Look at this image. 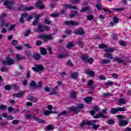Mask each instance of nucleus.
I'll return each mask as SVG.
<instances>
[{
	"label": "nucleus",
	"instance_id": "8fccbe9b",
	"mask_svg": "<svg viewBox=\"0 0 131 131\" xmlns=\"http://www.w3.org/2000/svg\"><path fill=\"white\" fill-rule=\"evenodd\" d=\"M96 7L97 9L99 11H101V10H103V8H102V6L100 4H96Z\"/></svg>",
	"mask_w": 131,
	"mask_h": 131
},
{
	"label": "nucleus",
	"instance_id": "a19ab883",
	"mask_svg": "<svg viewBox=\"0 0 131 131\" xmlns=\"http://www.w3.org/2000/svg\"><path fill=\"white\" fill-rule=\"evenodd\" d=\"M16 59L17 61H20V60H23V56H21L19 54H16Z\"/></svg>",
	"mask_w": 131,
	"mask_h": 131
},
{
	"label": "nucleus",
	"instance_id": "e433bc0d",
	"mask_svg": "<svg viewBox=\"0 0 131 131\" xmlns=\"http://www.w3.org/2000/svg\"><path fill=\"white\" fill-rule=\"evenodd\" d=\"M79 74L78 73H73L71 75V77H73L74 79H76L78 77Z\"/></svg>",
	"mask_w": 131,
	"mask_h": 131
},
{
	"label": "nucleus",
	"instance_id": "37998d69",
	"mask_svg": "<svg viewBox=\"0 0 131 131\" xmlns=\"http://www.w3.org/2000/svg\"><path fill=\"white\" fill-rule=\"evenodd\" d=\"M86 62L90 63V64H93V63H94V58L93 57H91L90 58H88Z\"/></svg>",
	"mask_w": 131,
	"mask_h": 131
},
{
	"label": "nucleus",
	"instance_id": "f3484780",
	"mask_svg": "<svg viewBox=\"0 0 131 131\" xmlns=\"http://www.w3.org/2000/svg\"><path fill=\"white\" fill-rule=\"evenodd\" d=\"M64 9H70L72 10H77V7L76 6H73L69 4H67L64 6Z\"/></svg>",
	"mask_w": 131,
	"mask_h": 131
},
{
	"label": "nucleus",
	"instance_id": "1a4fd4ad",
	"mask_svg": "<svg viewBox=\"0 0 131 131\" xmlns=\"http://www.w3.org/2000/svg\"><path fill=\"white\" fill-rule=\"evenodd\" d=\"M36 7L37 8H39V9H41V10H43V9H45V8H46V6L42 3V1H41V0H39L36 3Z\"/></svg>",
	"mask_w": 131,
	"mask_h": 131
},
{
	"label": "nucleus",
	"instance_id": "ea45409f",
	"mask_svg": "<svg viewBox=\"0 0 131 131\" xmlns=\"http://www.w3.org/2000/svg\"><path fill=\"white\" fill-rule=\"evenodd\" d=\"M30 16H33V17H34L36 18V20H39L40 17H41L40 14H33L32 15H30Z\"/></svg>",
	"mask_w": 131,
	"mask_h": 131
},
{
	"label": "nucleus",
	"instance_id": "3c124183",
	"mask_svg": "<svg viewBox=\"0 0 131 131\" xmlns=\"http://www.w3.org/2000/svg\"><path fill=\"white\" fill-rule=\"evenodd\" d=\"M47 129H48V130H53L54 129V127L52 125H49L46 127Z\"/></svg>",
	"mask_w": 131,
	"mask_h": 131
},
{
	"label": "nucleus",
	"instance_id": "c03bdc74",
	"mask_svg": "<svg viewBox=\"0 0 131 131\" xmlns=\"http://www.w3.org/2000/svg\"><path fill=\"white\" fill-rule=\"evenodd\" d=\"M28 100H29V101H33V102H37V99H33V97L30 95L29 96Z\"/></svg>",
	"mask_w": 131,
	"mask_h": 131
},
{
	"label": "nucleus",
	"instance_id": "2eb2a0df",
	"mask_svg": "<svg viewBox=\"0 0 131 131\" xmlns=\"http://www.w3.org/2000/svg\"><path fill=\"white\" fill-rule=\"evenodd\" d=\"M117 23H118V18L116 16H115L113 19V21L110 23V25L111 26H114Z\"/></svg>",
	"mask_w": 131,
	"mask_h": 131
},
{
	"label": "nucleus",
	"instance_id": "680f3d73",
	"mask_svg": "<svg viewBox=\"0 0 131 131\" xmlns=\"http://www.w3.org/2000/svg\"><path fill=\"white\" fill-rule=\"evenodd\" d=\"M118 111H120V112H121L122 111H126V108H125V107H119L118 108Z\"/></svg>",
	"mask_w": 131,
	"mask_h": 131
},
{
	"label": "nucleus",
	"instance_id": "0eeeda50",
	"mask_svg": "<svg viewBox=\"0 0 131 131\" xmlns=\"http://www.w3.org/2000/svg\"><path fill=\"white\" fill-rule=\"evenodd\" d=\"M73 33L77 35H83L84 32L83 31V28H80L79 29L75 30Z\"/></svg>",
	"mask_w": 131,
	"mask_h": 131
},
{
	"label": "nucleus",
	"instance_id": "69168bd1",
	"mask_svg": "<svg viewBox=\"0 0 131 131\" xmlns=\"http://www.w3.org/2000/svg\"><path fill=\"white\" fill-rule=\"evenodd\" d=\"M12 46H18V41L16 40H13L12 42Z\"/></svg>",
	"mask_w": 131,
	"mask_h": 131
},
{
	"label": "nucleus",
	"instance_id": "2f4dec72",
	"mask_svg": "<svg viewBox=\"0 0 131 131\" xmlns=\"http://www.w3.org/2000/svg\"><path fill=\"white\" fill-rule=\"evenodd\" d=\"M104 51L106 53H113L115 50L113 48H108L104 49Z\"/></svg>",
	"mask_w": 131,
	"mask_h": 131
},
{
	"label": "nucleus",
	"instance_id": "052dcab7",
	"mask_svg": "<svg viewBox=\"0 0 131 131\" xmlns=\"http://www.w3.org/2000/svg\"><path fill=\"white\" fill-rule=\"evenodd\" d=\"M6 109H7V106L3 104L0 105V110H6Z\"/></svg>",
	"mask_w": 131,
	"mask_h": 131
},
{
	"label": "nucleus",
	"instance_id": "4468645a",
	"mask_svg": "<svg viewBox=\"0 0 131 131\" xmlns=\"http://www.w3.org/2000/svg\"><path fill=\"white\" fill-rule=\"evenodd\" d=\"M32 57L35 61H39V60H40V58H41V55H40L39 53H35Z\"/></svg>",
	"mask_w": 131,
	"mask_h": 131
},
{
	"label": "nucleus",
	"instance_id": "a18cd8bd",
	"mask_svg": "<svg viewBox=\"0 0 131 131\" xmlns=\"http://www.w3.org/2000/svg\"><path fill=\"white\" fill-rule=\"evenodd\" d=\"M111 61L109 59H103L101 60V63L102 64H109L110 63Z\"/></svg>",
	"mask_w": 131,
	"mask_h": 131
},
{
	"label": "nucleus",
	"instance_id": "dca6fc26",
	"mask_svg": "<svg viewBox=\"0 0 131 131\" xmlns=\"http://www.w3.org/2000/svg\"><path fill=\"white\" fill-rule=\"evenodd\" d=\"M33 119L34 120H35V121H37L39 123H46V121L43 120H41L37 117H36L35 116H33Z\"/></svg>",
	"mask_w": 131,
	"mask_h": 131
},
{
	"label": "nucleus",
	"instance_id": "58836bf2",
	"mask_svg": "<svg viewBox=\"0 0 131 131\" xmlns=\"http://www.w3.org/2000/svg\"><path fill=\"white\" fill-rule=\"evenodd\" d=\"M114 11H115V12H120L121 11H125V8L123 7H120L119 8H116L114 9Z\"/></svg>",
	"mask_w": 131,
	"mask_h": 131
},
{
	"label": "nucleus",
	"instance_id": "e2e57ef3",
	"mask_svg": "<svg viewBox=\"0 0 131 131\" xmlns=\"http://www.w3.org/2000/svg\"><path fill=\"white\" fill-rule=\"evenodd\" d=\"M6 119L7 120H13V119H14V117L12 115L7 116Z\"/></svg>",
	"mask_w": 131,
	"mask_h": 131
},
{
	"label": "nucleus",
	"instance_id": "603ef678",
	"mask_svg": "<svg viewBox=\"0 0 131 131\" xmlns=\"http://www.w3.org/2000/svg\"><path fill=\"white\" fill-rule=\"evenodd\" d=\"M16 27V25L12 24L10 26V28L8 29V31H11L12 29H14Z\"/></svg>",
	"mask_w": 131,
	"mask_h": 131
},
{
	"label": "nucleus",
	"instance_id": "79ce46f5",
	"mask_svg": "<svg viewBox=\"0 0 131 131\" xmlns=\"http://www.w3.org/2000/svg\"><path fill=\"white\" fill-rule=\"evenodd\" d=\"M73 47H74V45L72 43V42H69L67 46V49H71V48H73Z\"/></svg>",
	"mask_w": 131,
	"mask_h": 131
},
{
	"label": "nucleus",
	"instance_id": "ddd939ff",
	"mask_svg": "<svg viewBox=\"0 0 131 131\" xmlns=\"http://www.w3.org/2000/svg\"><path fill=\"white\" fill-rule=\"evenodd\" d=\"M69 111L70 112H74V113L77 114L79 113V112H80V111L79 109H78V107H71L69 108Z\"/></svg>",
	"mask_w": 131,
	"mask_h": 131
},
{
	"label": "nucleus",
	"instance_id": "9b49d317",
	"mask_svg": "<svg viewBox=\"0 0 131 131\" xmlns=\"http://www.w3.org/2000/svg\"><path fill=\"white\" fill-rule=\"evenodd\" d=\"M24 95H25V91H20L18 93L13 94V96L14 97H16V98H22Z\"/></svg>",
	"mask_w": 131,
	"mask_h": 131
},
{
	"label": "nucleus",
	"instance_id": "0e129e2a",
	"mask_svg": "<svg viewBox=\"0 0 131 131\" xmlns=\"http://www.w3.org/2000/svg\"><path fill=\"white\" fill-rule=\"evenodd\" d=\"M66 114H67V111H63L60 114L58 115V117H59V116H61V115H66Z\"/></svg>",
	"mask_w": 131,
	"mask_h": 131
},
{
	"label": "nucleus",
	"instance_id": "9d476101",
	"mask_svg": "<svg viewBox=\"0 0 131 131\" xmlns=\"http://www.w3.org/2000/svg\"><path fill=\"white\" fill-rule=\"evenodd\" d=\"M95 118H108V116L105 115L104 113L100 112L97 115L94 116Z\"/></svg>",
	"mask_w": 131,
	"mask_h": 131
},
{
	"label": "nucleus",
	"instance_id": "de8ad7c7",
	"mask_svg": "<svg viewBox=\"0 0 131 131\" xmlns=\"http://www.w3.org/2000/svg\"><path fill=\"white\" fill-rule=\"evenodd\" d=\"M36 47H39V46H41L42 45V41L40 40H37L35 43Z\"/></svg>",
	"mask_w": 131,
	"mask_h": 131
},
{
	"label": "nucleus",
	"instance_id": "39448f33",
	"mask_svg": "<svg viewBox=\"0 0 131 131\" xmlns=\"http://www.w3.org/2000/svg\"><path fill=\"white\" fill-rule=\"evenodd\" d=\"M32 70L34 71H36V72H38V71H41L42 70H44L45 67L40 64H37L36 67L32 68Z\"/></svg>",
	"mask_w": 131,
	"mask_h": 131
},
{
	"label": "nucleus",
	"instance_id": "f8f14e48",
	"mask_svg": "<svg viewBox=\"0 0 131 131\" xmlns=\"http://www.w3.org/2000/svg\"><path fill=\"white\" fill-rule=\"evenodd\" d=\"M128 124V120H119V126H123L124 125H126Z\"/></svg>",
	"mask_w": 131,
	"mask_h": 131
},
{
	"label": "nucleus",
	"instance_id": "412c9836",
	"mask_svg": "<svg viewBox=\"0 0 131 131\" xmlns=\"http://www.w3.org/2000/svg\"><path fill=\"white\" fill-rule=\"evenodd\" d=\"M38 32H43L45 31V28L43 27V26H42V25L40 24L39 25H38Z\"/></svg>",
	"mask_w": 131,
	"mask_h": 131
},
{
	"label": "nucleus",
	"instance_id": "49530a36",
	"mask_svg": "<svg viewBox=\"0 0 131 131\" xmlns=\"http://www.w3.org/2000/svg\"><path fill=\"white\" fill-rule=\"evenodd\" d=\"M44 23H45V24H47V25H50L52 24V21L47 18H45L44 20Z\"/></svg>",
	"mask_w": 131,
	"mask_h": 131
},
{
	"label": "nucleus",
	"instance_id": "bb28decb",
	"mask_svg": "<svg viewBox=\"0 0 131 131\" xmlns=\"http://www.w3.org/2000/svg\"><path fill=\"white\" fill-rule=\"evenodd\" d=\"M85 125H89L90 126L89 121H83L81 122L80 124L81 127H83Z\"/></svg>",
	"mask_w": 131,
	"mask_h": 131
},
{
	"label": "nucleus",
	"instance_id": "4be33fe9",
	"mask_svg": "<svg viewBox=\"0 0 131 131\" xmlns=\"http://www.w3.org/2000/svg\"><path fill=\"white\" fill-rule=\"evenodd\" d=\"M91 125V128L93 129H95L97 130L100 127V124H90V126Z\"/></svg>",
	"mask_w": 131,
	"mask_h": 131
},
{
	"label": "nucleus",
	"instance_id": "f704fd0d",
	"mask_svg": "<svg viewBox=\"0 0 131 131\" xmlns=\"http://www.w3.org/2000/svg\"><path fill=\"white\" fill-rule=\"evenodd\" d=\"M119 105L126 104L125 100L122 98H120L118 100Z\"/></svg>",
	"mask_w": 131,
	"mask_h": 131
},
{
	"label": "nucleus",
	"instance_id": "bf43d9fd",
	"mask_svg": "<svg viewBox=\"0 0 131 131\" xmlns=\"http://www.w3.org/2000/svg\"><path fill=\"white\" fill-rule=\"evenodd\" d=\"M2 64H3V65H8L9 66V63L8 61V58H7L6 60L2 61Z\"/></svg>",
	"mask_w": 131,
	"mask_h": 131
},
{
	"label": "nucleus",
	"instance_id": "4d7b16f0",
	"mask_svg": "<svg viewBox=\"0 0 131 131\" xmlns=\"http://www.w3.org/2000/svg\"><path fill=\"white\" fill-rule=\"evenodd\" d=\"M84 105L83 104H77V108L79 109H83Z\"/></svg>",
	"mask_w": 131,
	"mask_h": 131
},
{
	"label": "nucleus",
	"instance_id": "b1692460",
	"mask_svg": "<svg viewBox=\"0 0 131 131\" xmlns=\"http://www.w3.org/2000/svg\"><path fill=\"white\" fill-rule=\"evenodd\" d=\"M69 55L66 54H61L57 56V58L58 59H63L64 58H67V57H69Z\"/></svg>",
	"mask_w": 131,
	"mask_h": 131
},
{
	"label": "nucleus",
	"instance_id": "423d86ee",
	"mask_svg": "<svg viewBox=\"0 0 131 131\" xmlns=\"http://www.w3.org/2000/svg\"><path fill=\"white\" fill-rule=\"evenodd\" d=\"M64 23L66 25H70V26H77V25H79V23L74 20L66 21Z\"/></svg>",
	"mask_w": 131,
	"mask_h": 131
},
{
	"label": "nucleus",
	"instance_id": "cd10ccee",
	"mask_svg": "<svg viewBox=\"0 0 131 131\" xmlns=\"http://www.w3.org/2000/svg\"><path fill=\"white\" fill-rule=\"evenodd\" d=\"M40 51L41 55H42L43 56H46V55H47V50H46L45 48H41Z\"/></svg>",
	"mask_w": 131,
	"mask_h": 131
},
{
	"label": "nucleus",
	"instance_id": "6e6552de",
	"mask_svg": "<svg viewBox=\"0 0 131 131\" xmlns=\"http://www.w3.org/2000/svg\"><path fill=\"white\" fill-rule=\"evenodd\" d=\"M33 9H34V7L33 6L26 7L23 5H21L19 8V10H20V11H31Z\"/></svg>",
	"mask_w": 131,
	"mask_h": 131
},
{
	"label": "nucleus",
	"instance_id": "6ab92c4d",
	"mask_svg": "<svg viewBox=\"0 0 131 131\" xmlns=\"http://www.w3.org/2000/svg\"><path fill=\"white\" fill-rule=\"evenodd\" d=\"M93 109L94 110H92L90 112L91 115H95V113H96V111H99V107H98V106L97 105H95L93 107Z\"/></svg>",
	"mask_w": 131,
	"mask_h": 131
},
{
	"label": "nucleus",
	"instance_id": "13d9d810",
	"mask_svg": "<svg viewBox=\"0 0 131 131\" xmlns=\"http://www.w3.org/2000/svg\"><path fill=\"white\" fill-rule=\"evenodd\" d=\"M60 14H59V13H53L52 14L50 15L51 17H58V16Z\"/></svg>",
	"mask_w": 131,
	"mask_h": 131
},
{
	"label": "nucleus",
	"instance_id": "20e7f679",
	"mask_svg": "<svg viewBox=\"0 0 131 131\" xmlns=\"http://www.w3.org/2000/svg\"><path fill=\"white\" fill-rule=\"evenodd\" d=\"M15 4L14 0H5L3 2L4 6H7L8 8L12 10L13 6Z\"/></svg>",
	"mask_w": 131,
	"mask_h": 131
},
{
	"label": "nucleus",
	"instance_id": "aec40b11",
	"mask_svg": "<svg viewBox=\"0 0 131 131\" xmlns=\"http://www.w3.org/2000/svg\"><path fill=\"white\" fill-rule=\"evenodd\" d=\"M77 43L79 47H80L82 49H83V46L84 45V43L83 42V41H82L81 38L78 39Z\"/></svg>",
	"mask_w": 131,
	"mask_h": 131
},
{
	"label": "nucleus",
	"instance_id": "72a5a7b5",
	"mask_svg": "<svg viewBox=\"0 0 131 131\" xmlns=\"http://www.w3.org/2000/svg\"><path fill=\"white\" fill-rule=\"evenodd\" d=\"M117 112H118V108H112L110 111V113H111V114H116Z\"/></svg>",
	"mask_w": 131,
	"mask_h": 131
},
{
	"label": "nucleus",
	"instance_id": "5701e85b",
	"mask_svg": "<svg viewBox=\"0 0 131 131\" xmlns=\"http://www.w3.org/2000/svg\"><path fill=\"white\" fill-rule=\"evenodd\" d=\"M91 9L90 7H84L81 9L80 13H84L85 12H87V11H91Z\"/></svg>",
	"mask_w": 131,
	"mask_h": 131
},
{
	"label": "nucleus",
	"instance_id": "7c9ffc66",
	"mask_svg": "<svg viewBox=\"0 0 131 131\" xmlns=\"http://www.w3.org/2000/svg\"><path fill=\"white\" fill-rule=\"evenodd\" d=\"M88 58H89V56L86 54H83L81 56V59L82 60V61H84V62H86Z\"/></svg>",
	"mask_w": 131,
	"mask_h": 131
},
{
	"label": "nucleus",
	"instance_id": "c85d7f7f",
	"mask_svg": "<svg viewBox=\"0 0 131 131\" xmlns=\"http://www.w3.org/2000/svg\"><path fill=\"white\" fill-rule=\"evenodd\" d=\"M85 73L86 74H88V75H90V76H92V77L95 76V73H94V72L92 71H90V70L86 71L85 72Z\"/></svg>",
	"mask_w": 131,
	"mask_h": 131
},
{
	"label": "nucleus",
	"instance_id": "a878e982",
	"mask_svg": "<svg viewBox=\"0 0 131 131\" xmlns=\"http://www.w3.org/2000/svg\"><path fill=\"white\" fill-rule=\"evenodd\" d=\"M92 99L93 97H86L84 99V101L87 103V104H92Z\"/></svg>",
	"mask_w": 131,
	"mask_h": 131
},
{
	"label": "nucleus",
	"instance_id": "864d4df0",
	"mask_svg": "<svg viewBox=\"0 0 131 131\" xmlns=\"http://www.w3.org/2000/svg\"><path fill=\"white\" fill-rule=\"evenodd\" d=\"M106 123H108V124H114V120L112 119H108Z\"/></svg>",
	"mask_w": 131,
	"mask_h": 131
},
{
	"label": "nucleus",
	"instance_id": "4c0bfd02",
	"mask_svg": "<svg viewBox=\"0 0 131 131\" xmlns=\"http://www.w3.org/2000/svg\"><path fill=\"white\" fill-rule=\"evenodd\" d=\"M104 56L105 57H106V58H107L108 59H113V56L111 54L105 53L104 54Z\"/></svg>",
	"mask_w": 131,
	"mask_h": 131
},
{
	"label": "nucleus",
	"instance_id": "7ed1b4c3",
	"mask_svg": "<svg viewBox=\"0 0 131 131\" xmlns=\"http://www.w3.org/2000/svg\"><path fill=\"white\" fill-rule=\"evenodd\" d=\"M38 38H39V39H43L45 42H47L48 40L53 39V35L51 34H41L38 36Z\"/></svg>",
	"mask_w": 131,
	"mask_h": 131
},
{
	"label": "nucleus",
	"instance_id": "f257e3e1",
	"mask_svg": "<svg viewBox=\"0 0 131 131\" xmlns=\"http://www.w3.org/2000/svg\"><path fill=\"white\" fill-rule=\"evenodd\" d=\"M25 18L27 21L32 20V19H33V15H28V14L26 13H21L20 14V17L19 19L20 23L24 24V23H25V20H24V19Z\"/></svg>",
	"mask_w": 131,
	"mask_h": 131
},
{
	"label": "nucleus",
	"instance_id": "6e6d98bb",
	"mask_svg": "<svg viewBox=\"0 0 131 131\" xmlns=\"http://www.w3.org/2000/svg\"><path fill=\"white\" fill-rule=\"evenodd\" d=\"M12 89V87L9 85H6L5 86V90L6 91H10Z\"/></svg>",
	"mask_w": 131,
	"mask_h": 131
},
{
	"label": "nucleus",
	"instance_id": "473e14b6",
	"mask_svg": "<svg viewBox=\"0 0 131 131\" xmlns=\"http://www.w3.org/2000/svg\"><path fill=\"white\" fill-rule=\"evenodd\" d=\"M30 85L33 89H36L37 88L36 83L34 81H32L30 83Z\"/></svg>",
	"mask_w": 131,
	"mask_h": 131
},
{
	"label": "nucleus",
	"instance_id": "a211bd4d",
	"mask_svg": "<svg viewBox=\"0 0 131 131\" xmlns=\"http://www.w3.org/2000/svg\"><path fill=\"white\" fill-rule=\"evenodd\" d=\"M114 59L115 62H117V63H119V64L125 63V61H124L123 60H122V59L120 58L114 57Z\"/></svg>",
	"mask_w": 131,
	"mask_h": 131
},
{
	"label": "nucleus",
	"instance_id": "c756f323",
	"mask_svg": "<svg viewBox=\"0 0 131 131\" xmlns=\"http://www.w3.org/2000/svg\"><path fill=\"white\" fill-rule=\"evenodd\" d=\"M57 90H58V86H55L53 88V92L50 93L49 95H57Z\"/></svg>",
	"mask_w": 131,
	"mask_h": 131
},
{
	"label": "nucleus",
	"instance_id": "09e8293b",
	"mask_svg": "<svg viewBox=\"0 0 131 131\" xmlns=\"http://www.w3.org/2000/svg\"><path fill=\"white\" fill-rule=\"evenodd\" d=\"M71 97L72 99H76V92H75V91H73Z\"/></svg>",
	"mask_w": 131,
	"mask_h": 131
},
{
	"label": "nucleus",
	"instance_id": "5fc2aeb1",
	"mask_svg": "<svg viewBox=\"0 0 131 131\" xmlns=\"http://www.w3.org/2000/svg\"><path fill=\"white\" fill-rule=\"evenodd\" d=\"M88 20H89V21H92V20H94V16L93 15H89L87 17Z\"/></svg>",
	"mask_w": 131,
	"mask_h": 131
},
{
	"label": "nucleus",
	"instance_id": "c9c22d12",
	"mask_svg": "<svg viewBox=\"0 0 131 131\" xmlns=\"http://www.w3.org/2000/svg\"><path fill=\"white\" fill-rule=\"evenodd\" d=\"M7 60L8 62V66L9 65H13V64H14V60L13 59H12L11 58L7 57Z\"/></svg>",
	"mask_w": 131,
	"mask_h": 131
},
{
	"label": "nucleus",
	"instance_id": "774afa93",
	"mask_svg": "<svg viewBox=\"0 0 131 131\" xmlns=\"http://www.w3.org/2000/svg\"><path fill=\"white\" fill-rule=\"evenodd\" d=\"M73 4H80V0H72Z\"/></svg>",
	"mask_w": 131,
	"mask_h": 131
},
{
	"label": "nucleus",
	"instance_id": "f03ea898",
	"mask_svg": "<svg viewBox=\"0 0 131 131\" xmlns=\"http://www.w3.org/2000/svg\"><path fill=\"white\" fill-rule=\"evenodd\" d=\"M7 17V14L5 13H3V14L0 16V23H1V27L3 28L4 26H6V27H9L10 24L7 23L5 22V18Z\"/></svg>",
	"mask_w": 131,
	"mask_h": 131
},
{
	"label": "nucleus",
	"instance_id": "338daca9",
	"mask_svg": "<svg viewBox=\"0 0 131 131\" xmlns=\"http://www.w3.org/2000/svg\"><path fill=\"white\" fill-rule=\"evenodd\" d=\"M67 66H73V63H72V61L71 60L68 61L67 63Z\"/></svg>",
	"mask_w": 131,
	"mask_h": 131
},
{
	"label": "nucleus",
	"instance_id": "393cba45",
	"mask_svg": "<svg viewBox=\"0 0 131 131\" xmlns=\"http://www.w3.org/2000/svg\"><path fill=\"white\" fill-rule=\"evenodd\" d=\"M53 113H57V112H53L52 111H45L43 112L44 115L48 116V115H50V114H52Z\"/></svg>",
	"mask_w": 131,
	"mask_h": 131
}]
</instances>
